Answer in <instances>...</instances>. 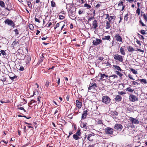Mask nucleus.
Masks as SVG:
<instances>
[{"label":"nucleus","mask_w":147,"mask_h":147,"mask_svg":"<svg viewBox=\"0 0 147 147\" xmlns=\"http://www.w3.org/2000/svg\"><path fill=\"white\" fill-rule=\"evenodd\" d=\"M93 19H94V18L92 17H89L88 19V22H89L90 21L92 20Z\"/></svg>","instance_id":"nucleus-59"},{"label":"nucleus","mask_w":147,"mask_h":147,"mask_svg":"<svg viewBox=\"0 0 147 147\" xmlns=\"http://www.w3.org/2000/svg\"><path fill=\"white\" fill-rule=\"evenodd\" d=\"M129 120L132 124H138L139 123L138 120L137 119L134 118L132 117H129Z\"/></svg>","instance_id":"nucleus-8"},{"label":"nucleus","mask_w":147,"mask_h":147,"mask_svg":"<svg viewBox=\"0 0 147 147\" xmlns=\"http://www.w3.org/2000/svg\"><path fill=\"white\" fill-rule=\"evenodd\" d=\"M51 10H48V11H47V12L48 13V14L49 15H51L52 16V15H51Z\"/></svg>","instance_id":"nucleus-61"},{"label":"nucleus","mask_w":147,"mask_h":147,"mask_svg":"<svg viewBox=\"0 0 147 147\" xmlns=\"http://www.w3.org/2000/svg\"><path fill=\"white\" fill-rule=\"evenodd\" d=\"M59 18L60 20H62L65 17L62 15H59Z\"/></svg>","instance_id":"nucleus-55"},{"label":"nucleus","mask_w":147,"mask_h":147,"mask_svg":"<svg viewBox=\"0 0 147 147\" xmlns=\"http://www.w3.org/2000/svg\"><path fill=\"white\" fill-rule=\"evenodd\" d=\"M102 40L101 39L96 38L95 40H93L92 43L93 45L96 46L102 43Z\"/></svg>","instance_id":"nucleus-10"},{"label":"nucleus","mask_w":147,"mask_h":147,"mask_svg":"<svg viewBox=\"0 0 147 147\" xmlns=\"http://www.w3.org/2000/svg\"><path fill=\"white\" fill-rule=\"evenodd\" d=\"M110 23L109 22H108V21H107L106 22V29H108L110 28L111 27L110 25Z\"/></svg>","instance_id":"nucleus-29"},{"label":"nucleus","mask_w":147,"mask_h":147,"mask_svg":"<svg viewBox=\"0 0 147 147\" xmlns=\"http://www.w3.org/2000/svg\"><path fill=\"white\" fill-rule=\"evenodd\" d=\"M9 77L11 80H13L15 78H17V76H16V75H14V76H13V77L9 76Z\"/></svg>","instance_id":"nucleus-48"},{"label":"nucleus","mask_w":147,"mask_h":147,"mask_svg":"<svg viewBox=\"0 0 147 147\" xmlns=\"http://www.w3.org/2000/svg\"><path fill=\"white\" fill-rule=\"evenodd\" d=\"M75 134L79 136H81V132L80 129H78Z\"/></svg>","instance_id":"nucleus-36"},{"label":"nucleus","mask_w":147,"mask_h":147,"mask_svg":"<svg viewBox=\"0 0 147 147\" xmlns=\"http://www.w3.org/2000/svg\"><path fill=\"white\" fill-rule=\"evenodd\" d=\"M128 13L126 14L124 17V20L125 21H128Z\"/></svg>","instance_id":"nucleus-34"},{"label":"nucleus","mask_w":147,"mask_h":147,"mask_svg":"<svg viewBox=\"0 0 147 147\" xmlns=\"http://www.w3.org/2000/svg\"><path fill=\"white\" fill-rule=\"evenodd\" d=\"M93 28L94 29H96L98 26V23L96 20H95L93 21L92 23Z\"/></svg>","instance_id":"nucleus-16"},{"label":"nucleus","mask_w":147,"mask_h":147,"mask_svg":"<svg viewBox=\"0 0 147 147\" xmlns=\"http://www.w3.org/2000/svg\"><path fill=\"white\" fill-rule=\"evenodd\" d=\"M102 100L103 103L106 105H108L110 103L111 99L108 96L105 95L102 96Z\"/></svg>","instance_id":"nucleus-2"},{"label":"nucleus","mask_w":147,"mask_h":147,"mask_svg":"<svg viewBox=\"0 0 147 147\" xmlns=\"http://www.w3.org/2000/svg\"><path fill=\"white\" fill-rule=\"evenodd\" d=\"M98 87L97 84L94 81L90 82L89 85L88 90V91L92 92L96 91V88Z\"/></svg>","instance_id":"nucleus-1"},{"label":"nucleus","mask_w":147,"mask_h":147,"mask_svg":"<svg viewBox=\"0 0 147 147\" xmlns=\"http://www.w3.org/2000/svg\"><path fill=\"white\" fill-rule=\"evenodd\" d=\"M73 137L75 140H77L80 138L76 134H74L73 135Z\"/></svg>","instance_id":"nucleus-31"},{"label":"nucleus","mask_w":147,"mask_h":147,"mask_svg":"<svg viewBox=\"0 0 147 147\" xmlns=\"http://www.w3.org/2000/svg\"><path fill=\"white\" fill-rule=\"evenodd\" d=\"M113 129L109 127H107L105 129V133L106 134L113 135Z\"/></svg>","instance_id":"nucleus-3"},{"label":"nucleus","mask_w":147,"mask_h":147,"mask_svg":"<svg viewBox=\"0 0 147 147\" xmlns=\"http://www.w3.org/2000/svg\"><path fill=\"white\" fill-rule=\"evenodd\" d=\"M116 18V17L114 16H109V18L108 19V22H111L112 20L113 19L114 20Z\"/></svg>","instance_id":"nucleus-25"},{"label":"nucleus","mask_w":147,"mask_h":147,"mask_svg":"<svg viewBox=\"0 0 147 147\" xmlns=\"http://www.w3.org/2000/svg\"><path fill=\"white\" fill-rule=\"evenodd\" d=\"M18 42V41L15 40L13 42V45L14 46L15 45H16L17 43Z\"/></svg>","instance_id":"nucleus-64"},{"label":"nucleus","mask_w":147,"mask_h":147,"mask_svg":"<svg viewBox=\"0 0 147 147\" xmlns=\"http://www.w3.org/2000/svg\"><path fill=\"white\" fill-rule=\"evenodd\" d=\"M76 104L77 107L79 109H80L82 107V103L79 101L78 100H77L76 101Z\"/></svg>","instance_id":"nucleus-14"},{"label":"nucleus","mask_w":147,"mask_h":147,"mask_svg":"<svg viewBox=\"0 0 147 147\" xmlns=\"http://www.w3.org/2000/svg\"><path fill=\"white\" fill-rule=\"evenodd\" d=\"M19 69L20 70V71H23L24 70V67L23 66H22L20 67V68Z\"/></svg>","instance_id":"nucleus-62"},{"label":"nucleus","mask_w":147,"mask_h":147,"mask_svg":"<svg viewBox=\"0 0 147 147\" xmlns=\"http://www.w3.org/2000/svg\"><path fill=\"white\" fill-rule=\"evenodd\" d=\"M28 26L29 27L30 29V30H32L34 29V27L33 25L32 24H29V25H28Z\"/></svg>","instance_id":"nucleus-40"},{"label":"nucleus","mask_w":147,"mask_h":147,"mask_svg":"<svg viewBox=\"0 0 147 147\" xmlns=\"http://www.w3.org/2000/svg\"><path fill=\"white\" fill-rule=\"evenodd\" d=\"M115 72L116 74L118 75L120 77H121L123 75V74L119 71H116Z\"/></svg>","instance_id":"nucleus-35"},{"label":"nucleus","mask_w":147,"mask_h":147,"mask_svg":"<svg viewBox=\"0 0 147 147\" xmlns=\"http://www.w3.org/2000/svg\"><path fill=\"white\" fill-rule=\"evenodd\" d=\"M88 111V110H86L84 111L82 115L81 119H84L86 118L88 115L87 112Z\"/></svg>","instance_id":"nucleus-12"},{"label":"nucleus","mask_w":147,"mask_h":147,"mask_svg":"<svg viewBox=\"0 0 147 147\" xmlns=\"http://www.w3.org/2000/svg\"><path fill=\"white\" fill-rule=\"evenodd\" d=\"M1 53L3 55L6 56L7 55L6 53H5V51L3 50H1Z\"/></svg>","instance_id":"nucleus-44"},{"label":"nucleus","mask_w":147,"mask_h":147,"mask_svg":"<svg viewBox=\"0 0 147 147\" xmlns=\"http://www.w3.org/2000/svg\"><path fill=\"white\" fill-rule=\"evenodd\" d=\"M90 72L91 74L93 75L95 73L94 70L92 68L91 69L90 71Z\"/></svg>","instance_id":"nucleus-42"},{"label":"nucleus","mask_w":147,"mask_h":147,"mask_svg":"<svg viewBox=\"0 0 147 147\" xmlns=\"http://www.w3.org/2000/svg\"><path fill=\"white\" fill-rule=\"evenodd\" d=\"M127 111L129 112H132V111L133 110L131 108L128 107L127 108Z\"/></svg>","instance_id":"nucleus-58"},{"label":"nucleus","mask_w":147,"mask_h":147,"mask_svg":"<svg viewBox=\"0 0 147 147\" xmlns=\"http://www.w3.org/2000/svg\"><path fill=\"white\" fill-rule=\"evenodd\" d=\"M84 13V11H81L80 10H79V11H78V13L79 14H81L82 13Z\"/></svg>","instance_id":"nucleus-63"},{"label":"nucleus","mask_w":147,"mask_h":147,"mask_svg":"<svg viewBox=\"0 0 147 147\" xmlns=\"http://www.w3.org/2000/svg\"><path fill=\"white\" fill-rule=\"evenodd\" d=\"M93 136V135H92V134H88V137H87L88 140L90 141H91V142L93 141V139L91 137Z\"/></svg>","instance_id":"nucleus-21"},{"label":"nucleus","mask_w":147,"mask_h":147,"mask_svg":"<svg viewBox=\"0 0 147 147\" xmlns=\"http://www.w3.org/2000/svg\"><path fill=\"white\" fill-rule=\"evenodd\" d=\"M102 39L103 40H107L110 41L111 40V38L110 36L108 35L107 36H105L104 37L102 38Z\"/></svg>","instance_id":"nucleus-23"},{"label":"nucleus","mask_w":147,"mask_h":147,"mask_svg":"<svg viewBox=\"0 0 147 147\" xmlns=\"http://www.w3.org/2000/svg\"><path fill=\"white\" fill-rule=\"evenodd\" d=\"M19 30L17 29L13 30V31L15 33L16 36H17L19 34Z\"/></svg>","instance_id":"nucleus-39"},{"label":"nucleus","mask_w":147,"mask_h":147,"mask_svg":"<svg viewBox=\"0 0 147 147\" xmlns=\"http://www.w3.org/2000/svg\"><path fill=\"white\" fill-rule=\"evenodd\" d=\"M136 81H131L132 84L131 85H138L139 84L136 82Z\"/></svg>","instance_id":"nucleus-41"},{"label":"nucleus","mask_w":147,"mask_h":147,"mask_svg":"<svg viewBox=\"0 0 147 147\" xmlns=\"http://www.w3.org/2000/svg\"><path fill=\"white\" fill-rule=\"evenodd\" d=\"M114 38L116 40L117 42L123 43V39L121 36L118 33L116 34L114 36Z\"/></svg>","instance_id":"nucleus-7"},{"label":"nucleus","mask_w":147,"mask_h":147,"mask_svg":"<svg viewBox=\"0 0 147 147\" xmlns=\"http://www.w3.org/2000/svg\"><path fill=\"white\" fill-rule=\"evenodd\" d=\"M114 58L115 59L117 60L119 62H122L123 61V56L121 55L117 54H115L114 56Z\"/></svg>","instance_id":"nucleus-4"},{"label":"nucleus","mask_w":147,"mask_h":147,"mask_svg":"<svg viewBox=\"0 0 147 147\" xmlns=\"http://www.w3.org/2000/svg\"><path fill=\"white\" fill-rule=\"evenodd\" d=\"M111 77H113V78H117L118 77V76L117 75H112L109 76V78H110Z\"/></svg>","instance_id":"nucleus-50"},{"label":"nucleus","mask_w":147,"mask_h":147,"mask_svg":"<svg viewBox=\"0 0 147 147\" xmlns=\"http://www.w3.org/2000/svg\"><path fill=\"white\" fill-rule=\"evenodd\" d=\"M105 66L107 68H109V67H111V64L108 61L106 62L105 63Z\"/></svg>","instance_id":"nucleus-33"},{"label":"nucleus","mask_w":147,"mask_h":147,"mask_svg":"<svg viewBox=\"0 0 147 147\" xmlns=\"http://www.w3.org/2000/svg\"><path fill=\"white\" fill-rule=\"evenodd\" d=\"M136 42L140 46L141 45L140 42L138 40H137L136 41Z\"/></svg>","instance_id":"nucleus-60"},{"label":"nucleus","mask_w":147,"mask_h":147,"mask_svg":"<svg viewBox=\"0 0 147 147\" xmlns=\"http://www.w3.org/2000/svg\"><path fill=\"white\" fill-rule=\"evenodd\" d=\"M84 6L88 8H90L91 7V6L88 5L87 3H86L84 4Z\"/></svg>","instance_id":"nucleus-54"},{"label":"nucleus","mask_w":147,"mask_h":147,"mask_svg":"<svg viewBox=\"0 0 147 147\" xmlns=\"http://www.w3.org/2000/svg\"><path fill=\"white\" fill-rule=\"evenodd\" d=\"M106 82L109 85H111L113 84V82L111 80L110 78H108Z\"/></svg>","instance_id":"nucleus-27"},{"label":"nucleus","mask_w":147,"mask_h":147,"mask_svg":"<svg viewBox=\"0 0 147 147\" xmlns=\"http://www.w3.org/2000/svg\"><path fill=\"white\" fill-rule=\"evenodd\" d=\"M45 54L44 53H42V56L40 57V59L37 63V64H38V65L40 64V63L42 62L43 60L44 59V55Z\"/></svg>","instance_id":"nucleus-15"},{"label":"nucleus","mask_w":147,"mask_h":147,"mask_svg":"<svg viewBox=\"0 0 147 147\" xmlns=\"http://www.w3.org/2000/svg\"><path fill=\"white\" fill-rule=\"evenodd\" d=\"M96 122L97 124H103L102 121L100 120H98Z\"/></svg>","instance_id":"nucleus-47"},{"label":"nucleus","mask_w":147,"mask_h":147,"mask_svg":"<svg viewBox=\"0 0 147 147\" xmlns=\"http://www.w3.org/2000/svg\"><path fill=\"white\" fill-rule=\"evenodd\" d=\"M114 128L117 130L121 131L122 130L123 127L121 124L116 123L115 125Z\"/></svg>","instance_id":"nucleus-9"},{"label":"nucleus","mask_w":147,"mask_h":147,"mask_svg":"<svg viewBox=\"0 0 147 147\" xmlns=\"http://www.w3.org/2000/svg\"><path fill=\"white\" fill-rule=\"evenodd\" d=\"M130 70L132 72V73L135 74H137V72L135 69L133 68H131L130 69Z\"/></svg>","instance_id":"nucleus-37"},{"label":"nucleus","mask_w":147,"mask_h":147,"mask_svg":"<svg viewBox=\"0 0 147 147\" xmlns=\"http://www.w3.org/2000/svg\"><path fill=\"white\" fill-rule=\"evenodd\" d=\"M129 99L132 102H134L138 100V96H136L133 94H130L129 96Z\"/></svg>","instance_id":"nucleus-5"},{"label":"nucleus","mask_w":147,"mask_h":147,"mask_svg":"<svg viewBox=\"0 0 147 147\" xmlns=\"http://www.w3.org/2000/svg\"><path fill=\"white\" fill-rule=\"evenodd\" d=\"M123 2L121 1L118 3V6L119 8H121L122 9H124L125 6L123 5Z\"/></svg>","instance_id":"nucleus-18"},{"label":"nucleus","mask_w":147,"mask_h":147,"mask_svg":"<svg viewBox=\"0 0 147 147\" xmlns=\"http://www.w3.org/2000/svg\"><path fill=\"white\" fill-rule=\"evenodd\" d=\"M118 113L116 111H111L110 113L111 115L113 116H117Z\"/></svg>","instance_id":"nucleus-24"},{"label":"nucleus","mask_w":147,"mask_h":147,"mask_svg":"<svg viewBox=\"0 0 147 147\" xmlns=\"http://www.w3.org/2000/svg\"><path fill=\"white\" fill-rule=\"evenodd\" d=\"M17 110H23L25 112H26V111L24 109V108L23 107H18L17 109Z\"/></svg>","instance_id":"nucleus-46"},{"label":"nucleus","mask_w":147,"mask_h":147,"mask_svg":"<svg viewBox=\"0 0 147 147\" xmlns=\"http://www.w3.org/2000/svg\"><path fill=\"white\" fill-rule=\"evenodd\" d=\"M90 12V15H93V16H94L95 14V10H90V11H88V12Z\"/></svg>","instance_id":"nucleus-32"},{"label":"nucleus","mask_w":147,"mask_h":147,"mask_svg":"<svg viewBox=\"0 0 147 147\" xmlns=\"http://www.w3.org/2000/svg\"><path fill=\"white\" fill-rule=\"evenodd\" d=\"M113 67H114L115 69L117 70H118L120 71H123V70L121 69L120 67L118 65H113Z\"/></svg>","instance_id":"nucleus-22"},{"label":"nucleus","mask_w":147,"mask_h":147,"mask_svg":"<svg viewBox=\"0 0 147 147\" xmlns=\"http://www.w3.org/2000/svg\"><path fill=\"white\" fill-rule=\"evenodd\" d=\"M38 17V16L37 15H36L35 16V18L34 19H35V21L36 22H38V23H40V21L37 18V17Z\"/></svg>","instance_id":"nucleus-43"},{"label":"nucleus","mask_w":147,"mask_h":147,"mask_svg":"<svg viewBox=\"0 0 147 147\" xmlns=\"http://www.w3.org/2000/svg\"><path fill=\"white\" fill-rule=\"evenodd\" d=\"M27 5H28V7L29 8H31L32 7V5L31 3L28 1H26Z\"/></svg>","instance_id":"nucleus-38"},{"label":"nucleus","mask_w":147,"mask_h":147,"mask_svg":"<svg viewBox=\"0 0 147 147\" xmlns=\"http://www.w3.org/2000/svg\"><path fill=\"white\" fill-rule=\"evenodd\" d=\"M136 51L142 52V53H143L144 51V50H141L140 49H138V48H136Z\"/></svg>","instance_id":"nucleus-53"},{"label":"nucleus","mask_w":147,"mask_h":147,"mask_svg":"<svg viewBox=\"0 0 147 147\" xmlns=\"http://www.w3.org/2000/svg\"><path fill=\"white\" fill-rule=\"evenodd\" d=\"M49 82L48 81H47L45 84V85L47 88H48L49 84Z\"/></svg>","instance_id":"nucleus-49"},{"label":"nucleus","mask_w":147,"mask_h":147,"mask_svg":"<svg viewBox=\"0 0 147 147\" xmlns=\"http://www.w3.org/2000/svg\"><path fill=\"white\" fill-rule=\"evenodd\" d=\"M128 76L129 78H130V79L132 80H134V79L133 78L132 75L131 74H129Z\"/></svg>","instance_id":"nucleus-57"},{"label":"nucleus","mask_w":147,"mask_h":147,"mask_svg":"<svg viewBox=\"0 0 147 147\" xmlns=\"http://www.w3.org/2000/svg\"><path fill=\"white\" fill-rule=\"evenodd\" d=\"M5 23L12 27H13L15 26L13 22L11 20L7 19L5 21Z\"/></svg>","instance_id":"nucleus-11"},{"label":"nucleus","mask_w":147,"mask_h":147,"mask_svg":"<svg viewBox=\"0 0 147 147\" xmlns=\"http://www.w3.org/2000/svg\"><path fill=\"white\" fill-rule=\"evenodd\" d=\"M125 90L126 92H132L134 90V89L131 88L130 87H129L126 88Z\"/></svg>","instance_id":"nucleus-19"},{"label":"nucleus","mask_w":147,"mask_h":147,"mask_svg":"<svg viewBox=\"0 0 147 147\" xmlns=\"http://www.w3.org/2000/svg\"><path fill=\"white\" fill-rule=\"evenodd\" d=\"M69 14L73 17L75 16L76 10H69L68 11Z\"/></svg>","instance_id":"nucleus-13"},{"label":"nucleus","mask_w":147,"mask_h":147,"mask_svg":"<svg viewBox=\"0 0 147 147\" xmlns=\"http://www.w3.org/2000/svg\"><path fill=\"white\" fill-rule=\"evenodd\" d=\"M0 5L2 7L5 6V3L3 1H0Z\"/></svg>","instance_id":"nucleus-45"},{"label":"nucleus","mask_w":147,"mask_h":147,"mask_svg":"<svg viewBox=\"0 0 147 147\" xmlns=\"http://www.w3.org/2000/svg\"><path fill=\"white\" fill-rule=\"evenodd\" d=\"M144 18L146 22L147 21V17L145 13L143 15Z\"/></svg>","instance_id":"nucleus-52"},{"label":"nucleus","mask_w":147,"mask_h":147,"mask_svg":"<svg viewBox=\"0 0 147 147\" xmlns=\"http://www.w3.org/2000/svg\"><path fill=\"white\" fill-rule=\"evenodd\" d=\"M123 47H121L120 48V51L121 53V55H125V51L124 50V48H123Z\"/></svg>","instance_id":"nucleus-26"},{"label":"nucleus","mask_w":147,"mask_h":147,"mask_svg":"<svg viewBox=\"0 0 147 147\" xmlns=\"http://www.w3.org/2000/svg\"><path fill=\"white\" fill-rule=\"evenodd\" d=\"M100 75V80L102 81L106 80H107L108 78H109V77L107 74H105L102 73H99Z\"/></svg>","instance_id":"nucleus-6"},{"label":"nucleus","mask_w":147,"mask_h":147,"mask_svg":"<svg viewBox=\"0 0 147 147\" xmlns=\"http://www.w3.org/2000/svg\"><path fill=\"white\" fill-rule=\"evenodd\" d=\"M127 49L129 52L133 53L135 51L134 48L132 46H130L127 47Z\"/></svg>","instance_id":"nucleus-17"},{"label":"nucleus","mask_w":147,"mask_h":147,"mask_svg":"<svg viewBox=\"0 0 147 147\" xmlns=\"http://www.w3.org/2000/svg\"><path fill=\"white\" fill-rule=\"evenodd\" d=\"M140 33L142 34L143 35H144L146 34V32H145V31L144 30H142L140 31Z\"/></svg>","instance_id":"nucleus-56"},{"label":"nucleus","mask_w":147,"mask_h":147,"mask_svg":"<svg viewBox=\"0 0 147 147\" xmlns=\"http://www.w3.org/2000/svg\"><path fill=\"white\" fill-rule=\"evenodd\" d=\"M121 97L120 95H118L116 96L115 100L116 101L119 102L121 100Z\"/></svg>","instance_id":"nucleus-20"},{"label":"nucleus","mask_w":147,"mask_h":147,"mask_svg":"<svg viewBox=\"0 0 147 147\" xmlns=\"http://www.w3.org/2000/svg\"><path fill=\"white\" fill-rule=\"evenodd\" d=\"M87 123H82L81 125V127L82 128H84L86 129H87L88 128V126L87 125Z\"/></svg>","instance_id":"nucleus-30"},{"label":"nucleus","mask_w":147,"mask_h":147,"mask_svg":"<svg viewBox=\"0 0 147 147\" xmlns=\"http://www.w3.org/2000/svg\"><path fill=\"white\" fill-rule=\"evenodd\" d=\"M140 81L141 83H144L145 84H146L147 83V82L146 79H138L136 80V81Z\"/></svg>","instance_id":"nucleus-28"},{"label":"nucleus","mask_w":147,"mask_h":147,"mask_svg":"<svg viewBox=\"0 0 147 147\" xmlns=\"http://www.w3.org/2000/svg\"><path fill=\"white\" fill-rule=\"evenodd\" d=\"M51 5L52 7H54L55 6V3L54 1H51Z\"/></svg>","instance_id":"nucleus-51"}]
</instances>
